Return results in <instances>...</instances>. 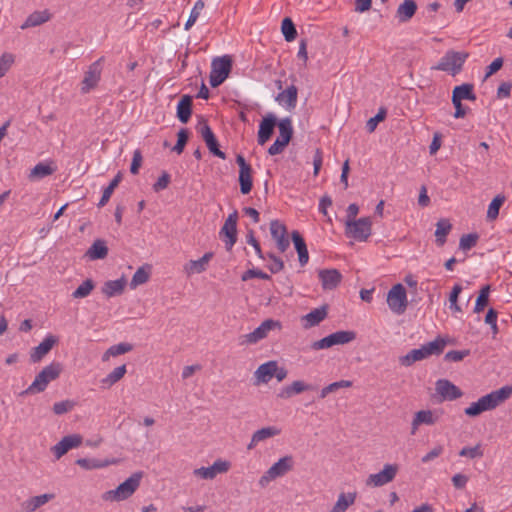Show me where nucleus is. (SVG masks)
<instances>
[{
    "mask_svg": "<svg viewBox=\"0 0 512 512\" xmlns=\"http://www.w3.org/2000/svg\"><path fill=\"white\" fill-rule=\"evenodd\" d=\"M62 371L63 366L60 362L50 363L36 375L34 381L20 395H34L44 392L52 381L59 378Z\"/></svg>",
    "mask_w": 512,
    "mask_h": 512,
    "instance_id": "obj_1",
    "label": "nucleus"
},
{
    "mask_svg": "<svg viewBox=\"0 0 512 512\" xmlns=\"http://www.w3.org/2000/svg\"><path fill=\"white\" fill-rule=\"evenodd\" d=\"M143 472H135L114 490L106 491L102 498L105 501H123L131 497L140 486Z\"/></svg>",
    "mask_w": 512,
    "mask_h": 512,
    "instance_id": "obj_2",
    "label": "nucleus"
},
{
    "mask_svg": "<svg viewBox=\"0 0 512 512\" xmlns=\"http://www.w3.org/2000/svg\"><path fill=\"white\" fill-rule=\"evenodd\" d=\"M294 459L291 455H286L275 462L260 478L259 484L265 487L270 481L282 477L293 469Z\"/></svg>",
    "mask_w": 512,
    "mask_h": 512,
    "instance_id": "obj_3",
    "label": "nucleus"
},
{
    "mask_svg": "<svg viewBox=\"0 0 512 512\" xmlns=\"http://www.w3.org/2000/svg\"><path fill=\"white\" fill-rule=\"evenodd\" d=\"M278 128L279 136L268 149V153L272 156L280 154L289 144L293 136L292 121L289 117L281 119L278 122Z\"/></svg>",
    "mask_w": 512,
    "mask_h": 512,
    "instance_id": "obj_4",
    "label": "nucleus"
},
{
    "mask_svg": "<svg viewBox=\"0 0 512 512\" xmlns=\"http://www.w3.org/2000/svg\"><path fill=\"white\" fill-rule=\"evenodd\" d=\"M387 304L390 310L396 315H402L408 306L405 287L398 283L394 285L387 294Z\"/></svg>",
    "mask_w": 512,
    "mask_h": 512,
    "instance_id": "obj_5",
    "label": "nucleus"
},
{
    "mask_svg": "<svg viewBox=\"0 0 512 512\" xmlns=\"http://www.w3.org/2000/svg\"><path fill=\"white\" fill-rule=\"evenodd\" d=\"M371 226L370 217H362L352 222H345V234L347 237L355 240L366 241L371 235Z\"/></svg>",
    "mask_w": 512,
    "mask_h": 512,
    "instance_id": "obj_6",
    "label": "nucleus"
},
{
    "mask_svg": "<svg viewBox=\"0 0 512 512\" xmlns=\"http://www.w3.org/2000/svg\"><path fill=\"white\" fill-rule=\"evenodd\" d=\"M274 329H281V322L273 319L264 320L254 331L240 337V344H255L267 337Z\"/></svg>",
    "mask_w": 512,
    "mask_h": 512,
    "instance_id": "obj_7",
    "label": "nucleus"
},
{
    "mask_svg": "<svg viewBox=\"0 0 512 512\" xmlns=\"http://www.w3.org/2000/svg\"><path fill=\"white\" fill-rule=\"evenodd\" d=\"M237 220L238 212L234 210L231 214H229L220 230V236L226 237L224 242L228 251L232 249L237 241Z\"/></svg>",
    "mask_w": 512,
    "mask_h": 512,
    "instance_id": "obj_8",
    "label": "nucleus"
},
{
    "mask_svg": "<svg viewBox=\"0 0 512 512\" xmlns=\"http://www.w3.org/2000/svg\"><path fill=\"white\" fill-rule=\"evenodd\" d=\"M236 163L239 166V184L240 191L242 194L246 195L250 193L252 190L253 182H252V168L250 164H248L245 158L238 154L236 157Z\"/></svg>",
    "mask_w": 512,
    "mask_h": 512,
    "instance_id": "obj_9",
    "label": "nucleus"
},
{
    "mask_svg": "<svg viewBox=\"0 0 512 512\" xmlns=\"http://www.w3.org/2000/svg\"><path fill=\"white\" fill-rule=\"evenodd\" d=\"M397 471L398 466L396 464H386L380 472L369 475L366 485L374 487L383 486L395 478Z\"/></svg>",
    "mask_w": 512,
    "mask_h": 512,
    "instance_id": "obj_10",
    "label": "nucleus"
},
{
    "mask_svg": "<svg viewBox=\"0 0 512 512\" xmlns=\"http://www.w3.org/2000/svg\"><path fill=\"white\" fill-rule=\"evenodd\" d=\"M231 467V464L227 460L217 459L211 466L209 467H200L193 471V474L196 477L212 480L217 474L226 473Z\"/></svg>",
    "mask_w": 512,
    "mask_h": 512,
    "instance_id": "obj_11",
    "label": "nucleus"
},
{
    "mask_svg": "<svg viewBox=\"0 0 512 512\" xmlns=\"http://www.w3.org/2000/svg\"><path fill=\"white\" fill-rule=\"evenodd\" d=\"M435 390L441 397V401H453L463 395L461 389L448 379L437 380L435 383Z\"/></svg>",
    "mask_w": 512,
    "mask_h": 512,
    "instance_id": "obj_12",
    "label": "nucleus"
},
{
    "mask_svg": "<svg viewBox=\"0 0 512 512\" xmlns=\"http://www.w3.org/2000/svg\"><path fill=\"white\" fill-rule=\"evenodd\" d=\"M82 436L79 434H72L64 436L56 445L52 447V452L57 459H60L70 449L77 448L82 443Z\"/></svg>",
    "mask_w": 512,
    "mask_h": 512,
    "instance_id": "obj_13",
    "label": "nucleus"
},
{
    "mask_svg": "<svg viewBox=\"0 0 512 512\" xmlns=\"http://www.w3.org/2000/svg\"><path fill=\"white\" fill-rule=\"evenodd\" d=\"M59 341V338L55 335L49 334L44 338V340L36 347H34L30 352V361L32 363L40 362L56 345Z\"/></svg>",
    "mask_w": 512,
    "mask_h": 512,
    "instance_id": "obj_14",
    "label": "nucleus"
},
{
    "mask_svg": "<svg viewBox=\"0 0 512 512\" xmlns=\"http://www.w3.org/2000/svg\"><path fill=\"white\" fill-rule=\"evenodd\" d=\"M200 134L209 149L210 153L221 159L226 158V154L219 149V143L209 125L204 121L203 126L200 128Z\"/></svg>",
    "mask_w": 512,
    "mask_h": 512,
    "instance_id": "obj_15",
    "label": "nucleus"
},
{
    "mask_svg": "<svg viewBox=\"0 0 512 512\" xmlns=\"http://www.w3.org/2000/svg\"><path fill=\"white\" fill-rule=\"evenodd\" d=\"M439 420L436 411L433 410H420L415 413L411 423V435H415L420 425L432 426Z\"/></svg>",
    "mask_w": 512,
    "mask_h": 512,
    "instance_id": "obj_16",
    "label": "nucleus"
},
{
    "mask_svg": "<svg viewBox=\"0 0 512 512\" xmlns=\"http://www.w3.org/2000/svg\"><path fill=\"white\" fill-rule=\"evenodd\" d=\"M101 78V69L99 66H89L85 71L83 80L81 81V93L86 94L95 89Z\"/></svg>",
    "mask_w": 512,
    "mask_h": 512,
    "instance_id": "obj_17",
    "label": "nucleus"
},
{
    "mask_svg": "<svg viewBox=\"0 0 512 512\" xmlns=\"http://www.w3.org/2000/svg\"><path fill=\"white\" fill-rule=\"evenodd\" d=\"M318 276L324 290L335 289L342 280V275L337 269L319 270Z\"/></svg>",
    "mask_w": 512,
    "mask_h": 512,
    "instance_id": "obj_18",
    "label": "nucleus"
},
{
    "mask_svg": "<svg viewBox=\"0 0 512 512\" xmlns=\"http://www.w3.org/2000/svg\"><path fill=\"white\" fill-rule=\"evenodd\" d=\"M328 315V305L324 304L319 308L313 309L306 315L302 316L301 321L303 328L309 329L319 325Z\"/></svg>",
    "mask_w": 512,
    "mask_h": 512,
    "instance_id": "obj_19",
    "label": "nucleus"
},
{
    "mask_svg": "<svg viewBox=\"0 0 512 512\" xmlns=\"http://www.w3.org/2000/svg\"><path fill=\"white\" fill-rule=\"evenodd\" d=\"M276 124L277 118L273 114H268L263 118L258 130V143L260 145H264L270 139Z\"/></svg>",
    "mask_w": 512,
    "mask_h": 512,
    "instance_id": "obj_20",
    "label": "nucleus"
},
{
    "mask_svg": "<svg viewBox=\"0 0 512 512\" xmlns=\"http://www.w3.org/2000/svg\"><path fill=\"white\" fill-rule=\"evenodd\" d=\"M492 399L489 398L488 394L479 398L476 402H473L470 406L464 409L465 415L469 417H477L485 411L493 410Z\"/></svg>",
    "mask_w": 512,
    "mask_h": 512,
    "instance_id": "obj_21",
    "label": "nucleus"
},
{
    "mask_svg": "<svg viewBox=\"0 0 512 512\" xmlns=\"http://www.w3.org/2000/svg\"><path fill=\"white\" fill-rule=\"evenodd\" d=\"M281 433V430L276 426L263 427L253 433L250 443L247 445L248 450H252L255 446L262 441L275 437Z\"/></svg>",
    "mask_w": 512,
    "mask_h": 512,
    "instance_id": "obj_22",
    "label": "nucleus"
},
{
    "mask_svg": "<svg viewBox=\"0 0 512 512\" xmlns=\"http://www.w3.org/2000/svg\"><path fill=\"white\" fill-rule=\"evenodd\" d=\"M212 257H213V253L207 252L198 260H190L184 266L185 272L188 275H192V274H200V273L206 271L208 263L210 262Z\"/></svg>",
    "mask_w": 512,
    "mask_h": 512,
    "instance_id": "obj_23",
    "label": "nucleus"
},
{
    "mask_svg": "<svg viewBox=\"0 0 512 512\" xmlns=\"http://www.w3.org/2000/svg\"><path fill=\"white\" fill-rule=\"evenodd\" d=\"M193 99L190 95H183L177 104L176 116L178 120L186 124L192 115Z\"/></svg>",
    "mask_w": 512,
    "mask_h": 512,
    "instance_id": "obj_24",
    "label": "nucleus"
},
{
    "mask_svg": "<svg viewBox=\"0 0 512 512\" xmlns=\"http://www.w3.org/2000/svg\"><path fill=\"white\" fill-rule=\"evenodd\" d=\"M54 498V493H45L42 495L33 496L22 503V508L25 512H35L38 508L45 505Z\"/></svg>",
    "mask_w": 512,
    "mask_h": 512,
    "instance_id": "obj_25",
    "label": "nucleus"
},
{
    "mask_svg": "<svg viewBox=\"0 0 512 512\" xmlns=\"http://www.w3.org/2000/svg\"><path fill=\"white\" fill-rule=\"evenodd\" d=\"M417 11V3L415 0H403L397 10L396 17L400 23H406L415 15Z\"/></svg>",
    "mask_w": 512,
    "mask_h": 512,
    "instance_id": "obj_26",
    "label": "nucleus"
},
{
    "mask_svg": "<svg viewBox=\"0 0 512 512\" xmlns=\"http://www.w3.org/2000/svg\"><path fill=\"white\" fill-rule=\"evenodd\" d=\"M291 239H292L295 249L298 253V260H299L300 265L301 266L306 265L309 260V253H308L307 245H306L303 237L297 230H294L291 233Z\"/></svg>",
    "mask_w": 512,
    "mask_h": 512,
    "instance_id": "obj_27",
    "label": "nucleus"
},
{
    "mask_svg": "<svg viewBox=\"0 0 512 512\" xmlns=\"http://www.w3.org/2000/svg\"><path fill=\"white\" fill-rule=\"evenodd\" d=\"M312 389H314V387L312 385L306 384L305 382H303L301 380H297V381L292 382L291 385H288V386H285L284 388H282V390L278 394V397L283 398V399H288L294 395H297V394H300V393H303L305 391H309Z\"/></svg>",
    "mask_w": 512,
    "mask_h": 512,
    "instance_id": "obj_28",
    "label": "nucleus"
},
{
    "mask_svg": "<svg viewBox=\"0 0 512 512\" xmlns=\"http://www.w3.org/2000/svg\"><path fill=\"white\" fill-rule=\"evenodd\" d=\"M276 372V361H268L261 364L254 375L258 383H268Z\"/></svg>",
    "mask_w": 512,
    "mask_h": 512,
    "instance_id": "obj_29",
    "label": "nucleus"
},
{
    "mask_svg": "<svg viewBox=\"0 0 512 512\" xmlns=\"http://www.w3.org/2000/svg\"><path fill=\"white\" fill-rule=\"evenodd\" d=\"M232 66H212L209 77L211 87L220 86L229 76Z\"/></svg>",
    "mask_w": 512,
    "mask_h": 512,
    "instance_id": "obj_30",
    "label": "nucleus"
},
{
    "mask_svg": "<svg viewBox=\"0 0 512 512\" xmlns=\"http://www.w3.org/2000/svg\"><path fill=\"white\" fill-rule=\"evenodd\" d=\"M91 260L104 259L108 255V247L102 239L95 240L85 254Z\"/></svg>",
    "mask_w": 512,
    "mask_h": 512,
    "instance_id": "obj_31",
    "label": "nucleus"
},
{
    "mask_svg": "<svg viewBox=\"0 0 512 512\" xmlns=\"http://www.w3.org/2000/svg\"><path fill=\"white\" fill-rule=\"evenodd\" d=\"M126 285V280L124 277L117 280H110L104 283L102 287V292L107 297H113L116 295H120L123 293Z\"/></svg>",
    "mask_w": 512,
    "mask_h": 512,
    "instance_id": "obj_32",
    "label": "nucleus"
},
{
    "mask_svg": "<svg viewBox=\"0 0 512 512\" xmlns=\"http://www.w3.org/2000/svg\"><path fill=\"white\" fill-rule=\"evenodd\" d=\"M276 100L279 103H285L289 109H293L297 104V88L294 85L287 87L286 90L280 92Z\"/></svg>",
    "mask_w": 512,
    "mask_h": 512,
    "instance_id": "obj_33",
    "label": "nucleus"
},
{
    "mask_svg": "<svg viewBox=\"0 0 512 512\" xmlns=\"http://www.w3.org/2000/svg\"><path fill=\"white\" fill-rule=\"evenodd\" d=\"M452 99L458 101L462 100H475L476 96L473 92V85L469 83H464L462 85L456 86L452 92Z\"/></svg>",
    "mask_w": 512,
    "mask_h": 512,
    "instance_id": "obj_34",
    "label": "nucleus"
},
{
    "mask_svg": "<svg viewBox=\"0 0 512 512\" xmlns=\"http://www.w3.org/2000/svg\"><path fill=\"white\" fill-rule=\"evenodd\" d=\"M452 229V224L448 219H440L436 223L435 237L436 244L438 246H443L446 242V236L450 233Z\"/></svg>",
    "mask_w": 512,
    "mask_h": 512,
    "instance_id": "obj_35",
    "label": "nucleus"
},
{
    "mask_svg": "<svg viewBox=\"0 0 512 512\" xmlns=\"http://www.w3.org/2000/svg\"><path fill=\"white\" fill-rule=\"evenodd\" d=\"M426 358L427 357L423 351V348L420 347L417 349H412L406 355L400 356L399 363L402 366L409 367V366L413 365L415 362L424 360Z\"/></svg>",
    "mask_w": 512,
    "mask_h": 512,
    "instance_id": "obj_36",
    "label": "nucleus"
},
{
    "mask_svg": "<svg viewBox=\"0 0 512 512\" xmlns=\"http://www.w3.org/2000/svg\"><path fill=\"white\" fill-rule=\"evenodd\" d=\"M56 168L52 167L51 164L40 162L34 166V168L30 171L29 179L30 180H38L49 175H52L55 172Z\"/></svg>",
    "mask_w": 512,
    "mask_h": 512,
    "instance_id": "obj_37",
    "label": "nucleus"
},
{
    "mask_svg": "<svg viewBox=\"0 0 512 512\" xmlns=\"http://www.w3.org/2000/svg\"><path fill=\"white\" fill-rule=\"evenodd\" d=\"M446 343L445 339L437 337L434 341L428 342L421 347L428 358L431 355H440L444 351Z\"/></svg>",
    "mask_w": 512,
    "mask_h": 512,
    "instance_id": "obj_38",
    "label": "nucleus"
},
{
    "mask_svg": "<svg viewBox=\"0 0 512 512\" xmlns=\"http://www.w3.org/2000/svg\"><path fill=\"white\" fill-rule=\"evenodd\" d=\"M446 343L445 339L437 337L434 341L428 342L421 347L428 358L431 355H440L444 351Z\"/></svg>",
    "mask_w": 512,
    "mask_h": 512,
    "instance_id": "obj_39",
    "label": "nucleus"
},
{
    "mask_svg": "<svg viewBox=\"0 0 512 512\" xmlns=\"http://www.w3.org/2000/svg\"><path fill=\"white\" fill-rule=\"evenodd\" d=\"M356 496V492L348 494L341 493L332 508V512H345L349 506L354 504Z\"/></svg>",
    "mask_w": 512,
    "mask_h": 512,
    "instance_id": "obj_40",
    "label": "nucleus"
},
{
    "mask_svg": "<svg viewBox=\"0 0 512 512\" xmlns=\"http://www.w3.org/2000/svg\"><path fill=\"white\" fill-rule=\"evenodd\" d=\"M469 54L465 51H448L440 60L438 64H463Z\"/></svg>",
    "mask_w": 512,
    "mask_h": 512,
    "instance_id": "obj_41",
    "label": "nucleus"
},
{
    "mask_svg": "<svg viewBox=\"0 0 512 512\" xmlns=\"http://www.w3.org/2000/svg\"><path fill=\"white\" fill-rule=\"evenodd\" d=\"M333 346L344 345L356 339L357 334L352 330H340L330 334Z\"/></svg>",
    "mask_w": 512,
    "mask_h": 512,
    "instance_id": "obj_42",
    "label": "nucleus"
},
{
    "mask_svg": "<svg viewBox=\"0 0 512 512\" xmlns=\"http://www.w3.org/2000/svg\"><path fill=\"white\" fill-rule=\"evenodd\" d=\"M49 19L50 14L48 11H35L27 17L25 23L22 25V28L35 27L47 22Z\"/></svg>",
    "mask_w": 512,
    "mask_h": 512,
    "instance_id": "obj_43",
    "label": "nucleus"
},
{
    "mask_svg": "<svg viewBox=\"0 0 512 512\" xmlns=\"http://www.w3.org/2000/svg\"><path fill=\"white\" fill-rule=\"evenodd\" d=\"M505 200H506V197L503 194H498L493 198V200L491 201V203L488 206L487 220L494 221L497 219V217L499 215V210H500L501 206L503 205V203L505 202Z\"/></svg>",
    "mask_w": 512,
    "mask_h": 512,
    "instance_id": "obj_44",
    "label": "nucleus"
},
{
    "mask_svg": "<svg viewBox=\"0 0 512 512\" xmlns=\"http://www.w3.org/2000/svg\"><path fill=\"white\" fill-rule=\"evenodd\" d=\"M512 394V387L503 386L502 388L492 391L488 394L489 398L492 399V405L494 409L499 406L502 402L507 400Z\"/></svg>",
    "mask_w": 512,
    "mask_h": 512,
    "instance_id": "obj_45",
    "label": "nucleus"
},
{
    "mask_svg": "<svg viewBox=\"0 0 512 512\" xmlns=\"http://www.w3.org/2000/svg\"><path fill=\"white\" fill-rule=\"evenodd\" d=\"M281 32L287 42H292L297 37L296 26L290 17H285L281 23Z\"/></svg>",
    "mask_w": 512,
    "mask_h": 512,
    "instance_id": "obj_46",
    "label": "nucleus"
},
{
    "mask_svg": "<svg viewBox=\"0 0 512 512\" xmlns=\"http://www.w3.org/2000/svg\"><path fill=\"white\" fill-rule=\"evenodd\" d=\"M126 373V365L123 364L121 366L116 367L111 373H109L105 378L101 380V383L105 387H111L115 383H117L120 379L124 377Z\"/></svg>",
    "mask_w": 512,
    "mask_h": 512,
    "instance_id": "obj_47",
    "label": "nucleus"
},
{
    "mask_svg": "<svg viewBox=\"0 0 512 512\" xmlns=\"http://www.w3.org/2000/svg\"><path fill=\"white\" fill-rule=\"evenodd\" d=\"M489 294H490V285H485L481 288L479 291V294L476 298L475 306H474V312L480 313L482 312L485 307L488 305L489 302Z\"/></svg>",
    "mask_w": 512,
    "mask_h": 512,
    "instance_id": "obj_48",
    "label": "nucleus"
},
{
    "mask_svg": "<svg viewBox=\"0 0 512 512\" xmlns=\"http://www.w3.org/2000/svg\"><path fill=\"white\" fill-rule=\"evenodd\" d=\"M122 179V174L119 172L110 182V184L104 189L102 197L98 203L99 207H103L107 204L109 201L113 191L115 188L119 185L120 181Z\"/></svg>",
    "mask_w": 512,
    "mask_h": 512,
    "instance_id": "obj_49",
    "label": "nucleus"
},
{
    "mask_svg": "<svg viewBox=\"0 0 512 512\" xmlns=\"http://www.w3.org/2000/svg\"><path fill=\"white\" fill-rule=\"evenodd\" d=\"M95 283L92 279H86L73 293L74 299H82L87 297L94 289Z\"/></svg>",
    "mask_w": 512,
    "mask_h": 512,
    "instance_id": "obj_50",
    "label": "nucleus"
},
{
    "mask_svg": "<svg viewBox=\"0 0 512 512\" xmlns=\"http://www.w3.org/2000/svg\"><path fill=\"white\" fill-rule=\"evenodd\" d=\"M203 56L204 52L201 50H197L195 52L186 51L184 54H179L178 61H180L182 65L187 64V61H191L193 63L206 62V59H204Z\"/></svg>",
    "mask_w": 512,
    "mask_h": 512,
    "instance_id": "obj_51",
    "label": "nucleus"
},
{
    "mask_svg": "<svg viewBox=\"0 0 512 512\" xmlns=\"http://www.w3.org/2000/svg\"><path fill=\"white\" fill-rule=\"evenodd\" d=\"M351 386H352V382L349 380H340L337 382H333V383L327 385L326 387H324L320 391V398L323 399V398L327 397L330 393L336 392L340 388H348Z\"/></svg>",
    "mask_w": 512,
    "mask_h": 512,
    "instance_id": "obj_52",
    "label": "nucleus"
},
{
    "mask_svg": "<svg viewBox=\"0 0 512 512\" xmlns=\"http://www.w3.org/2000/svg\"><path fill=\"white\" fill-rule=\"evenodd\" d=\"M270 233L272 238L277 241L287 236V228L279 220H272L270 222Z\"/></svg>",
    "mask_w": 512,
    "mask_h": 512,
    "instance_id": "obj_53",
    "label": "nucleus"
},
{
    "mask_svg": "<svg viewBox=\"0 0 512 512\" xmlns=\"http://www.w3.org/2000/svg\"><path fill=\"white\" fill-rule=\"evenodd\" d=\"M76 464L83 469L91 470V469L105 467L109 464V462L108 461L102 462L100 460L90 459V458H79L76 460Z\"/></svg>",
    "mask_w": 512,
    "mask_h": 512,
    "instance_id": "obj_54",
    "label": "nucleus"
},
{
    "mask_svg": "<svg viewBox=\"0 0 512 512\" xmlns=\"http://www.w3.org/2000/svg\"><path fill=\"white\" fill-rule=\"evenodd\" d=\"M148 280H149V272H147L144 267H140L134 273V275L131 279V282H130V287L132 289H134L137 286L146 283Z\"/></svg>",
    "mask_w": 512,
    "mask_h": 512,
    "instance_id": "obj_55",
    "label": "nucleus"
},
{
    "mask_svg": "<svg viewBox=\"0 0 512 512\" xmlns=\"http://www.w3.org/2000/svg\"><path fill=\"white\" fill-rule=\"evenodd\" d=\"M75 405L76 403L73 400L67 399L54 403L52 410L55 415H63L73 410Z\"/></svg>",
    "mask_w": 512,
    "mask_h": 512,
    "instance_id": "obj_56",
    "label": "nucleus"
},
{
    "mask_svg": "<svg viewBox=\"0 0 512 512\" xmlns=\"http://www.w3.org/2000/svg\"><path fill=\"white\" fill-rule=\"evenodd\" d=\"M189 139V131L185 128H182L177 133V142L175 146L172 148L177 154H181L184 151V148Z\"/></svg>",
    "mask_w": 512,
    "mask_h": 512,
    "instance_id": "obj_57",
    "label": "nucleus"
},
{
    "mask_svg": "<svg viewBox=\"0 0 512 512\" xmlns=\"http://www.w3.org/2000/svg\"><path fill=\"white\" fill-rule=\"evenodd\" d=\"M133 349V346L129 343H119L117 345L111 346L105 353L103 359H106L109 355L118 356L130 352Z\"/></svg>",
    "mask_w": 512,
    "mask_h": 512,
    "instance_id": "obj_58",
    "label": "nucleus"
},
{
    "mask_svg": "<svg viewBox=\"0 0 512 512\" xmlns=\"http://www.w3.org/2000/svg\"><path fill=\"white\" fill-rule=\"evenodd\" d=\"M478 239L479 236L477 233L464 234L460 238L459 248L464 251L470 250L477 244Z\"/></svg>",
    "mask_w": 512,
    "mask_h": 512,
    "instance_id": "obj_59",
    "label": "nucleus"
},
{
    "mask_svg": "<svg viewBox=\"0 0 512 512\" xmlns=\"http://www.w3.org/2000/svg\"><path fill=\"white\" fill-rule=\"evenodd\" d=\"M386 114H387V111L385 108L381 107L377 114L370 118L367 122H366V129L369 133H372L375 131L377 125L379 122L383 121L386 117Z\"/></svg>",
    "mask_w": 512,
    "mask_h": 512,
    "instance_id": "obj_60",
    "label": "nucleus"
},
{
    "mask_svg": "<svg viewBox=\"0 0 512 512\" xmlns=\"http://www.w3.org/2000/svg\"><path fill=\"white\" fill-rule=\"evenodd\" d=\"M205 4L202 0L196 1L193 9L191 10V13L189 15V18L185 24V29H189L197 20L199 17L201 11L203 10Z\"/></svg>",
    "mask_w": 512,
    "mask_h": 512,
    "instance_id": "obj_61",
    "label": "nucleus"
},
{
    "mask_svg": "<svg viewBox=\"0 0 512 512\" xmlns=\"http://www.w3.org/2000/svg\"><path fill=\"white\" fill-rule=\"evenodd\" d=\"M459 456L468 457L471 459L480 458L483 456V450L480 444H477L474 447H463L459 451Z\"/></svg>",
    "mask_w": 512,
    "mask_h": 512,
    "instance_id": "obj_62",
    "label": "nucleus"
},
{
    "mask_svg": "<svg viewBox=\"0 0 512 512\" xmlns=\"http://www.w3.org/2000/svg\"><path fill=\"white\" fill-rule=\"evenodd\" d=\"M461 291H462L461 285L455 284L453 286L452 291H451L450 296H449L450 308L452 310H454L455 312H461L462 311L461 307L457 303L458 297H459V294L461 293Z\"/></svg>",
    "mask_w": 512,
    "mask_h": 512,
    "instance_id": "obj_63",
    "label": "nucleus"
},
{
    "mask_svg": "<svg viewBox=\"0 0 512 512\" xmlns=\"http://www.w3.org/2000/svg\"><path fill=\"white\" fill-rule=\"evenodd\" d=\"M469 354V350H451L445 354L444 359L450 362H460Z\"/></svg>",
    "mask_w": 512,
    "mask_h": 512,
    "instance_id": "obj_64",
    "label": "nucleus"
}]
</instances>
